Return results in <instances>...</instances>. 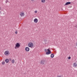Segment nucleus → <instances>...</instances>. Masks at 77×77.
Instances as JSON below:
<instances>
[{
    "label": "nucleus",
    "mask_w": 77,
    "mask_h": 77,
    "mask_svg": "<svg viewBox=\"0 0 77 77\" xmlns=\"http://www.w3.org/2000/svg\"><path fill=\"white\" fill-rule=\"evenodd\" d=\"M28 45L29 47H33V44L32 42H29V43Z\"/></svg>",
    "instance_id": "1"
},
{
    "label": "nucleus",
    "mask_w": 77,
    "mask_h": 77,
    "mask_svg": "<svg viewBox=\"0 0 77 77\" xmlns=\"http://www.w3.org/2000/svg\"><path fill=\"white\" fill-rule=\"evenodd\" d=\"M48 51H47L46 53V54L47 55L50 54V53H51V51L50 50V48H49V49H48L47 50Z\"/></svg>",
    "instance_id": "2"
},
{
    "label": "nucleus",
    "mask_w": 77,
    "mask_h": 77,
    "mask_svg": "<svg viewBox=\"0 0 77 77\" xmlns=\"http://www.w3.org/2000/svg\"><path fill=\"white\" fill-rule=\"evenodd\" d=\"M46 61L44 60H42L40 61V63L41 64H42L43 65L44 64H45L46 63Z\"/></svg>",
    "instance_id": "3"
},
{
    "label": "nucleus",
    "mask_w": 77,
    "mask_h": 77,
    "mask_svg": "<svg viewBox=\"0 0 77 77\" xmlns=\"http://www.w3.org/2000/svg\"><path fill=\"white\" fill-rule=\"evenodd\" d=\"M5 54L6 56H8V55H9V51H6L5 52Z\"/></svg>",
    "instance_id": "4"
},
{
    "label": "nucleus",
    "mask_w": 77,
    "mask_h": 77,
    "mask_svg": "<svg viewBox=\"0 0 77 77\" xmlns=\"http://www.w3.org/2000/svg\"><path fill=\"white\" fill-rule=\"evenodd\" d=\"M25 50L26 51H29V50H30V48H29L28 47H26L25 48Z\"/></svg>",
    "instance_id": "5"
},
{
    "label": "nucleus",
    "mask_w": 77,
    "mask_h": 77,
    "mask_svg": "<svg viewBox=\"0 0 77 77\" xmlns=\"http://www.w3.org/2000/svg\"><path fill=\"white\" fill-rule=\"evenodd\" d=\"M16 47H20V45L19 43H17L16 44Z\"/></svg>",
    "instance_id": "6"
},
{
    "label": "nucleus",
    "mask_w": 77,
    "mask_h": 77,
    "mask_svg": "<svg viewBox=\"0 0 77 77\" xmlns=\"http://www.w3.org/2000/svg\"><path fill=\"white\" fill-rule=\"evenodd\" d=\"M34 23H38V20L37 18H35L34 20Z\"/></svg>",
    "instance_id": "7"
},
{
    "label": "nucleus",
    "mask_w": 77,
    "mask_h": 77,
    "mask_svg": "<svg viewBox=\"0 0 77 77\" xmlns=\"http://www.w3.org/2000/svg\"><path fill=\"white\" fill-rule=\"evenodd\" d=\"M20 15H21V17H24V13L21 12V13H20Z\"/></svg>",
    "instance_id": "8"
},
{
    "label": "nucleus",
    "mask_w": 77,
    "mask_h": 77,
    "mask_svg": "<svg viewBox=\"0 0 77 77\" xmlns=\"http://www.w3.org/2000/svg\"><path fill=\"white\" fill-rule=\"evenodd\" d=\"M70 4H71V2H66V3L64 5H70Z\"/></svg>",
    "instance_id": "9"
},
{
    "label": "nucleus",
    "mask_w": 77,
    "mask_h": 77,
    "mask_svg": "<svg viewBox=\"0 0 77 77\" xmlns=\"http://www.w3.org/2000/svg\"><path fill=\"white\" fill-rule=\"evenodd\" d=\"M9 60L8 59H6L5 60V62L6 63H8V62H9Z\"/></svg>",
    "instance_id": "10"
},
{
    "label": "nucleus",
    "mask_w": 77,
    "mask_h": 77,
    "mask_svg": "<svg viewBox=\"0 0 77 77\" xmlns=\"http://www.w3.org/2000/svg\"><path fill=\"white\" fill-rule=\"evenodd\" d=\"M54 55L53 54H51V58H53L54 57Z\"/></svg>",
    "instance_id": "11"
},
{
    "label": "nucleus",
    "mask_w": 77,
    "mask_h": 77,
    "mask_svg": "<svg viewBox=\"0 0 77 77\" xmlns=\"http://www.w3.org/2000/svg\"><path fill=\"white\" fill-rule=\"evenodd\" d=\"M11 62L12 63H15V60H14V59L12 60Z\"/></svg>",
    "instance_id": "12"
},
{
    "label": "nucleus",
    "mask_w": 77,
    "mask_h": 77,
    "mask_svg": "<svg viewBox=\"0 0 77 77\" xmlns=\"http://www.w3.org/2000/svg\"><path fill=\"white\" fill-rule=\"evenodd\" d=\"M77 66V63H74V67H76Z\"/></svg>",
    "instance_id": "13"
},
{
    "label": "nucleus",
    "mask_w": 77,
    "mask_h": 77,
    "mask_svg": "<svg viewBox=\"0 0 77 77\" xmlns=\"http://www.w3.org/2000/svg\"><path fill=\"white\" fill-rule=\"evenodd\" d=\"M41 2L42 3H45V0H41Z\"/></svg>",
    "instance_id": "14"
},
{
    "label": "nucleus",
    "mask_w": 77,
    "mask_h": 77,
    "mask_svg": "<svg viewBox=\"0 0 77 77\" xmlns=\"http://www.w3.org/2000/svg\"><path fill=\"white\" fill-rule=\"evenodd\" d=\"M5 63V62H2V65H4Z\"/></svg>",
    "instance_id": "15"
},
{
    "label": "nucleus",
    "mask_w": 77,
    "mask_h": 77,
    "mask_svg": "<svg viewBox=\"0 0 77 77\" xmlns=\"http://www.w3.org/2000/svg\"><path fill=\"white\" fill-rule=\"evenodd\" d=\"M17 33H18V32L17 31H16L15 32V33L16 34H17Z\"/></svg>",
    "instance_id": "16"
},
{
    "label": "nucleus",
    "mask_w": 77,
    "mask_h": 77,
    "mask_svg": "<svg viewBox=\"0 0 77 77\" xmlns=\"http://www.w3.org/2000/svg\"><path fill=\"white\" fill-rule=\"evenodd\" d=\"M68 59H71V57H68Z\"/></svg>",
    "instance_id": "17"
},
{
    "label": "nucleus",
    "mask_w": 77,
    "mask_h": 77,
    "mask_svg": "<svg viewBox=\"0 0 77 77\" xmlns=\"http://www.w3.org/2000/svg\"><path fill=\"white\" fill-rule=\"evenodd\" d=\"M11 60L12 59H11V58H9V60H10V61H11Z\"/></svg>",
    "instance_id": "18"
},
{
    "label": "nucleus",
    "mask_w": 77,
    "mask_h": 77,
    "mask_svg": "<svg viewBox=\"0 0 77 77\" xmlns=\"http://www.w3.org/2000/svg\"><path fill=\"white\" fill-rule=\"evenodd\" d=\"M8 2V0H7L6 1V3H7Z\"/></svg>",
    "instance_id": "19"
},
{
    "label": "nucleus",
    "mask_w": 77,
    "mask_h": 77,
    "mask_svg": "<svg viewBox=\"0 0 77 77\" xmlns=\"http://www.w3.org/2000/svg\"><path fill=\"white\" fill-rule=\"evenodd\" d=\"M45 52H46V51H47V49H45Z\"/></svg>",
    "instance_id": "20"
},
{
    "label": "nucleus",
    "mask_w": 77,
    "mask_h": 77,
    "mask_svg": "<svg viewBox=\"0 0 77 77\" xmlns=\"http://www.w3.org/2000/svg\"><path fill=\"white\" fill-rule=\"evenodd\" d=\"M35 13H37V11H35Z\"/></svg>",
    "instance_id": "21"
},
{
    "label": "nucleus",
    "mask_w": 77,
    "mask_h": 77,
    "mask_svg": "<svg viewBox=\"0 0 77 77\" xmlns=\"http://www.w3.org/2000/svg\"><path fill=\"white\" fill-rule=\"evenodd\" d=\"M17 47L16 46L15 47V49H17Z\"/></svg>",
    "instance_id": "22"
},
{
    "label": "nucleus",
    "mask_w": 77,
    "mask_h": 77,
    "mask_svg": "<svg viewBox=\"0 0 77 77\" xmlns=\"http://www.w3.org/2000/svg\"><path fill=\"white\" fill-rule=\"evenodd\" d=\"M0 10H2V8L1 7H0Z\"/></svg>",
    "instance_id": "23"
},
{
    "label": "nucleus",
    "mask_w": 77,
    "mask_h": 77,
    "mask_svg": "<svg viewBox=\"0 0 77 77\" xmlns=\"http://www.w3.org/2000/svg\"><path fill=\"white\" fill-rule=\"evenodd\" d=\"M32 2H33V1H34V0H32Z\"/></svg>",
    "instance_id": "24"
},
{
    "label": "nucleus",
    "mask_w": 77,
    "mask_h": 77,
    "mask_svg": "<svg viewBox=\"0 0 77 77\" xmlns=\"http://www.w3.org/2000/svg\"><path fill=\"white\" fill-rule=\"evenodd\" d=\"M75 27H77V26H75Z\"/></svg>",
    "instance_id": "25"
}]
</instances>
